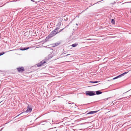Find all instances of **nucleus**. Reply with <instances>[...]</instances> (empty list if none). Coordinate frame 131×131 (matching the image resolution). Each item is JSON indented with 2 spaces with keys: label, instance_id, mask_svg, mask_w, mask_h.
Wrapping results in <instances>:
<instances>
[{
  "label": "nucleus",
  "instance_id": "1",
  "mask_svg": "<svg viewBox=\"0 0 131 131\" xmlns=\"http://www.w3.org/2000/svg\"><path fill=\"white\" fill-rule=\"evenodd\" d=\"M59 28L58 27L56 28L54 30H53L50 34L47 37L46 39V40H47L49 39V38H51L53 37L57 34L58 33V32H57V30H58Z\"/></svg>",
  "mask_w": 131,
  "mask_h": 131
},
{
  "label": "nucleus",
  "instance_id": "2",
  "mask_svg": "<svg viewBox=\"0 0 131 131\" xmlns=\"http://www.w3.org/2000/svg\"><path fill=\"white\" fill-rule=\"evenodd\" d=\"M86 94L87 95L92 96L95 94V92L92 91H88L86 92Z\"/></svg>",
  "mask_w": 131,
  "mask_h": 131
},
{
  "label": "nucleus",
  "instance_id": "3",
  "mask_svg": "<svg viewBox=\"0 0 131 131\" xmlns=\"http://www.w3.org/2000/svg\"><path fill=\"white\" fill-rule=\"evenodd\" d=\"M46 62L43 60L41 61L40 63H38L37 64V66L38 67H40L43 64H44Z\"/></svg>",
  "mask_w": 131,
  "mask_h": 131
},
{
  "label": "nucleus",
  "instance_id": "4",
  "mask_svg": "<svg viewBox=\"0 0 131 131\" xmlns=\"http://www.w3.org/2000/svg\"><path fill=\"white\" fill-rule=\"evenodd\" d=\"M18 71L19 72H21L24 70V69L23 67L19 68L17 69Z\"/></svg>",
  "mask_w": 131,
  "mask_h": 131
},
{
  "label": "nucleus",
  "instance_id": "5",
  "mask_svg": "<svg viewBox=\"0 0 131 131\" xmlns=\"http://www.w3.org/2000/svg\"><path fill=\"white\" fill-rule=\"evenodd\" d=\"M28 108L27 110L26 111V113H28L29 112H30L31 111L32 109L31 107H29V106H28Z\"/></svg>",
  "mask_w": 131,
  "mask_h": 131
},
{
  "label": "nucleus",
  "instance_id": "6",
  "mask_svg": "<svg viewBox=\"0 0 131 131\" xmlns=\"http://www.w3.org/2000/svg\"><path fill=\"white\" fill-rule=\"evenodd\" d=\"M97 112V111H92L89 112V113L87 114H92L95 113Z\"/></svg>",
  "mask_w": 131,
  "mask_h": 131
},
{
  "label": "nucleus",
  "instance_id": "7",
  "mask_svg": "<svg viewBox=\"0 0 131 131\" xmlns=\"http://www.w3.org/2000/svg\"><path fill=\"white\" fill-rule=\"evenodd\" d=\"M128 72H124V73H123V74H121L119 75H118V76H117V77H118V78L121 77H122V76H123L125 74L127 73H128Z\"/></svg>",
  "mask_w": 131,
  "mask_h": 131
},
{
  "label": "nucleus",
  "instance_id": "8",
  "mask_svg": "<svg viewBox=\"0 0 131 131\" xmlns=\"http://www.w3.org/2000/svg\"><path fill=\"white\" fill-rule=\"evenodd\" d=\"M29 48L28 47L27 48H20L19 49L21 50H25L28 49Z\"/></svg>",
  "mask_w": 131,
  "mask_h": 131
},
{
  "label": "nucleus",
  "instance_id": "9",
  "mask_svg": "<svg viewBox=\"0 0 131 131\" xmlns=\"http://www.w3.org/2000/svg\"><path fill=\"white\" fill-rule=\"evenodd\" d=\"M102 93V92L100 91H96V94L97 95L101 94Z\"/></svg>",
  "mask_w": 131,
  "mask_h": 131
},
{
  "label": "nucleus",
  "instance_id": "10",
  "mask_svg": "<svg viewBox=\"0 0 131 131\" xmlns=\"http://www.w3.org/2000/svg\"><path fill=\"white\" fill-rule=\"evenodd\" d=\"M99 81H90L89 82V83H98Z\"/></svg>",
  "mask_w": 131,
  "mask_h": 131
},
{
  "label": "nucleus",
  "instance_id": "11",
  "mask_svg": "<svg viewBox=\"0 0 131 131\" xmlns=\"http://www.w3.org/2000/svg\"><path fill=\"white\" fill-rule=\"evenodd\" d=\"M78 45L77 43L73 44L72 45V46L73 47H75Z\"/></svg>",
  "mask_w": 131,
  "mask_h": 131
},
{
  "label": "nucleus",
  "instance_id": "12",
  "mask_svg": "<svg viewBox=\"0 0 131 131\" xmlns=\"http://www.w3.org/2000/svg\"><path fill=\"white\" fill-rule=\"evenodd\" d=\"M111 23L113 24H114L115 21L114 19H112L111 21Z\"/></svg>",
  "mask_w": 131,
  "mask_h": 131
},
{
  "label": "nucleus",
  "instance_id": "13",
  "mask_svg": "<svg viewBox=\"0 0 131 131\" xmlns=\"http://www.w3.org/2000/svg\"><path fill=\"white\" fill-rule=\"evenodd\" d=\"M5 53V52H2L0 53V56L2 55Z\"/></svg>",
  "mask_w": 131,
  "mask_h": 131
},
{
  "label": "nucleus",
  "instance_id": "14",
  "mask_svg": "<svg viewBox=\"0 0 131 131\" xmlns=\"http://www.w3.org/2000/svg\"><path fill=\"white\" fill-rule=\"evenodd\" d=\"M64 29V28H63L62 29H61L59 32H58V33H59L61 31H62Z\"/></svg>",
  "mask_w": 131,
  "mask_h": 131
},
{
  "label": "nucleus",
  "instance_id": "15",
  "mask_svg": "<svg viewBox=\"0 0 131 131\" xmlns=\"http://www.w3.org/2000/svg\"><path fill=\"white\" fill-rule=\"evenodd\" d=\"M118 78V77H117H117H116L113 78V79L114 80V79H117Z\"/></svg>",
  "mask_w": 131,
  "mask_h": 131
},
{
  "label": "nucleus",
  "instance_id": "16",
  "mask_svg": "<svg viewBox=\"0 0 131 131\" xmlns=\"http://www.w3.org/2000/svg\"><path fill=\"white\" fill-rule=\"evenodd\" d=\"M70 54H67L66 55V56H69V55H70Z\"/></svg>",
  "mask_w": 131,
  "mask_h": 131
},
{
  "label": "nucleus",
  "instance_id": "17",
  "mask_svg": "<svg viewBox=\"0 0 131 131\" xmlns=\"http://www.w3.org/2000/svg\"><path fill=\"white\" fill-rule=\"evenodd\" d=\"M120 98V99H118V100H120V99H121L122 98Z\"/></svg>",
  "mask_w": 131,
  "mask_h": 131
},
{
  "label": "nucleus",
  "instance_id": "18",
  "mask_svg": "<svg viewBox=\"0 0 131 131\" xmlns=\"http://www.w3.org/2000/svg\"><path fill=\"white\" fill-rule=\"evenodd\" d=\"M76 25H77V26H78V24H76Z\"/></svg>",
  "mask_w": 131,
  "mask_h": 131
},
{
  "label": "nucleus",
  "instance_id": "19",
  "mask_svg": "<svg viewBox=\"0 0 131 131\" xmlns=\"http://www.w3.org/2000/svg\"><path fill=\"white\" fill-rule=\"evenodd\" d=\"M31 1H33V2H35V1H33L32 0H31Z\"/></svg>",
  "mask_w": 131,
  "mask_h": 131
},
{
  "label": "nucleus",
  "instance_id": "20",
  "mask_svg": "<svg viewBox=\"0 0 131 131\" xmlns=\"http://www.w3.org/2000/svg\"><path fill=\"white\" fill-rule=\"evenodd\" d=\"M20 114H19V115H20ZM19 115H18V116H19Z\"/></svg>",
  "mask_w": 131,
  "mask_h": 131
}]
</instances>
